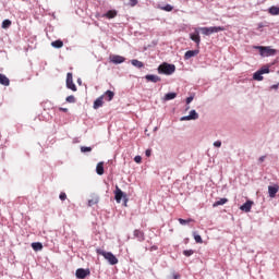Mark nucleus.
I'll return each mask as SVG.
<instances>
[{"mask_svg": "<svg viewBox=\"0 0 279 279\" xmlns=\"http://www.w3.org/2000/svg\"><path fill=\"white\" fill-rule=\"evenodd\" d=\"M96 252L100 256H104V258L108 260L109 265H117L119 263L117 256H114V254H112L111 252H106L101 248L96 250Z\"/></svg>", "mask_w": 279, "mask_h": 279, "instance_id": "f257e3e1", "label": "nucleus"}, {"mask_svg": "<svg viewBox=\"0 0 279 279\" xmlns=\"http://www.w3.org/2000/svg\"><path fill=\"white\" fill-rule=\"evenodd\" d=\"M254 49L259 51L262 58H269V56H276V49H272L269 46H254Z\"/></svg>", "mask_w": 279, "mask_h": 279, "instance_id": "f03ea898", "label": "nucleus"}, {"mask_svg": "<svg viewBox=\"0 0 279 279\" xmlns=\"http://www.w3.org/2000/svg\"><path fill=\"white\" fill-rule=\"evenodd\" d=\"M158 73H160L162 75H173V73H175V65L169 64V63H163L158 66Z\"/></svg>", "mask_w": 279, "mask_h": 279, "instance_id": "7ed1b4c3", "label": "nucleus"}, {"mask_svg": "<svg viewBox=\"0 0 279 279\" xmlns=\"http://www.w3.org/2000/svg\"><path fill=\"white\" fill-rule=\"evenodd\" d=\"M114 199L117 204H121V199L124 201V206H128V195L119 189V186H116L114 191Z\"/></svg>", "mask_w": 279, "mask_h": 279, "instance_id": "20e7f679", "label": "nucleus"}, {"mask_svg": "<svg viewBox=\"0 0 279 279\" xmlns=\"http://www.w3.org/2000/svg\"><path fill=\"white\" fill-rule=\"evenodd\" d=\"M66 88H69V90H73V93L77 92V86L73 83V73L71 72L66 74Z\"/></svg>", "mask_w": 279, "mask_h": 279, "instance_id": "39448f33", "label": "nucleus"}, {"mask_svg": "<svg viewBox=\"0 0 279 279\" xmlns=\"http://www.w3.org/2000/svg\"><path fill=\"white\" fill-rule=\"evenodd\" d=\"M190 38L191 40H193V43H195L196 47H199V44L202 43V37L199 36L198 28H194V33L190 34Z\"/></svg>", "mask_w": 279, "mask_h": 279, "instance_id": "423d86ee", "label": "nucleus"}, {"mask_svg": "<svg viewBox=\"0 0 279 279\" xmlns=\"http://www.w3.org/2000/svg\"><path fill=\"white\" fill-rule=\"evenodd\" d=\"M75 276L77 279H84V278L90 276V270L84 269V268H78V269H76Z\"/></svg>", "mask_w": 279, "mask_h": 279, "instance_id": "0eeeda50", "label": "nucleus"}, {"mask_svg": "<svg viewBox=\"0 0 279 279\" xmlns=\"http://www.w3.org/2000/svg\"><path fill=\"white\" fill-rule=\"evenodd\" d=\"M110 62H112V64H123V62H125V58L119 54H113L110 57Z\"/></svg>", "mask_w": 279, "mask_h": 279, "instance_id": "6e6552de", "label": "nucleus"}, {"mask_svg": "<svg viewBox=\"0 0 279 279\" xmlns=\"http://www.w3.org/2000/svg\"><path fill=\"white\" fill-rule=\"evenodd\" d=\"M207 31H208L209 36H211V34H219V32H226V27L211 26V27H207Z\"/></svg>", "mask_w": 279, "mask_h": 279, "instance_id": "1a4fd4ad", "label": "nucleus"}, {"mask_svg": "<svg viewBox=\"0 0 279 279\" xmlns=\"http://www.w3.org/2000/svg\"><path fill=\"white\" fill-rule=\"evenodd\" d=\"M252 206H254V202L246 201L243 205H241L240 210L243 213H251Z\"/></svg>", "mask_w": 279, "mask_h": 279, "instance_id": "9d476101", "label": "nucleus"}, {"mask_svg": "<svg viewBox=\"0 0 279 279\" xmlns=\"http://www.w3.org/2000/svg\"><path fill=\"white\" fill-rule=\"evenodd\" d=\"M134 239H137L142 243V241H145V233L138 229L133 231Z\"/></svg>", "mask_w": 279, "mask_h": 279, "instance_id": "9b49d317", "label": "nucleus"}, {"mask_svg": "<svg viewBox=\"0 0 279 279\" xmlns=\"http://www.w3.org/2000/svg\"><path fill=\"white\" fill-rule=\"evenodd\" d=\"M199 54V49L189 50L184 54V60H191V58H195V56Z\"/></svg>", "mask_w": 279, "mask_h": 279, "instance_id": "f8f14e48", "label": "nucleus"}, {"mask_svg": "<svg viewBox=\"0 0 279 279\" xmlns=\"http://www.w3.org/2000/svg\"><path fill=\"white\" fill-rule=\"evenodd\" d=\"M145 80L147 81V82H153V84H157V82H160V76H158V75H156V74H147L146 76H145Z\"/></svg>", "mask_w": 279, "mask_h": 279, "instance_id": "ddd939ff", "label": "nucleus"}, {"mask_svg": "<svg viewBox=\"0 0 279 279\" xmlns=\"http://www.w3.org/2000/svg\"><path fill=\"white\" fill-rule=\"evenodd\" d=\"M101 106H104V96L98 97L95 101H94V110H99V108H101Z\"/></svg>", "mask_w": 279, "mask_h": 279, "instance_id": "4468645a", "label": "nucleus"}, {"mask_svg": "<svg viewBox=\"0 0 279 279\" xmlns=\"http://www.w3.org/2000/svg\"><path fill=\"white\" fill-rule=\"evenodd\" d=\"M278 191H279L278 185H269L268 186L269 197H276V193H278Z\"/></svg>", "mask_w": 279, "mask_h": 279, "instance_id": "2eb2a0df", "label": "nucleus"}, {"mask_svg": "<svg viewBox=\"0 0 279 279\" xmlns=\"http://www.w3.org/2000/svg\"><path fill=\"white\" fill-rule=\"evenodd\" d=\"M0 84L1 86H10V78L5 74L0 73Z\"/></svg>", "mask_w": 279, "mask_h": 279, "instance_id": "dca6fc26", "label": "nucleus"}, {"mask_svg": "<svg viewBox=\"0 0 279 279\" xmlns=\"http://www.w3.org/2000/svg\"><path fill=\"white\" fill-rule=\"evenodd\" d=\"M131 64L133 66H135L136 69H143V66H145V64L143 63V61H140L137 59H133L131 60Z\"/></svg>", "mask_w": 279, "mask_h": 279, "instance_id": "f3484780", "label": "nucleus"}, {"mask_svg": "<svg viewBox=\"0 0 279 279\" xmlns=\"http://www.w3.org/2000/svg\"><path fill=\"white\" fill-rule=\"evenodd\" d=\"M117 14H118L117 10H109L102 16L106 19H114L117 16Z\"/></svg>", "mask_w": 279, "mask_h": 279, "instance_id": "a211bd4d", "label": "nucleus"}, {"mask_svg": "<svg viewBox=\"0 0 279 279\" xmlns=\"http://www.w3.org/2000/svg\"><path fill=\"white\" fill-rule=\"evenodd\" d=\"M51 47H53L54 49H62V47H64V43L62 40H54L51 43Z\"/></svg>", "mask_w": 279, "mask_h": 279, "instance_id": "6ab92c4d", "label": "nucleus"}, {"mask_svg": "<svg viewBox=\"0 0 279 279\" xmlns=\"http://www.w3.org/2000/svg\"><path fill=\"white\" fill-rule=\"evenodd\" d=\"M178 97L177 93H168L163 97V101H171L172 99H175Z\"/></svg>", "mask_w": 279, "mask_h": 279, "instance_id": "aec40b11", "label": "nucleus"}, {"mask_svg": "<svg viewBox=\"0 0 279 279\" xmlns=\"http://www.w3.org/2000/svg\"><path fill=\"white\" fill-rule=\"evenodd\" d=\"M102 97H106L107 101H112L114 99V92L112 90H107Z\"/></svg>", "mask_w": 279, "mask_h": 279, "instance_id": "412c9836", "label": "nucleus"}, {"mask_svg": "<svg viewBox=\"0 0 279 279\" xmlns=\"http://www.w3.org/2000/svg\"><path fill=\"white\" fill-rule=\"evenodd\" d=\"M96 173L98 175H104V162L102 161L97 163V166H96Z\"/></svg>", "mask_w": 279, "mask_h": 279, "instance_id": "4be33fe9", "label": "nucleus"}, {"mask_svg": "<svg viewBox=\"0 0 279 279\" xmlns=\"http://www.w3.org/2000/svg\"><path fill=\"white\" fill-rule=\"evenodd\" d=\"M32 248L34 250V252H40L43 250V243L33 242L32 243Z\"/></svg>", "mask_w": 279, "mask_h": 279, "instance_id": "5701e85b", "label": "nucleus"}, {"mask_svg": "<svg viewBox=\"0 0 279 279\" xmlns=\"http://www.w3.org/2000/svg\"><path fill=\"white\" fill-rule=\"evenodd\" d=\"M253 80H255V82H263V74L259 70L253 74Z\"/></svg>", "mask_w": 279, "mask_h": 279, "instance_id": "b1692460", "label": "nucleus"}, {"mask_svg": "<svg viewBox=\"0 0 279 279\" xmlns=\"http://www.w3.org/2000/svg\"><path fill=\"white\" fill-rule=\"evenodd\" d=\"M225 204H228V198H220L217 202L214 203V208H217V206H223Z\"/></svg>", "mask_w": 279, "mask_h": 279, "instance_id": "393cba45", "label": "nucleus"}, {"mask_svg": "<svg viewBox=\"0 0 279 279\" xmlns=\"http://www.w3.org/2000/svg\"><path fill=\"white\" fill-rule=\"evenodd\" d=\"M269 14L272 16H278L279 15V7H270L268 10Z\"/></svg>", "mask_w": 279, "mask_h": 279, "instance_id": "a878e982", "label": "nucleus"}, {"mask_svg": "<svg viewBox=\"0 0 279 279\" xmlns=\"http://www.w3.org/2000/svg\"><path fill=\"white\" fill-rule=\"evenodd\" d=\"M189 116H190V118H192V121H197V119H199V113H197V111H195V109L191 110Z\"/></svg>", "mask_w": 279, "mask_h": 279, "instance_id": "bb28decb", "label": "nucleus"}, {"mask_svg": "<svg viewBox=\"0 0 279 279\" xmlns=\"http://www.w3.org/2000/svg\"><path fill=\"white\" fill-rule=\"evenodd\" d=\"M11 25H12V21L3 20L1 27H2V29H8V28H10Z\"/></svg>", "mask_w": 279, "mask_h": 279, "instance_id": "cd10ccee", "label": "nucleus"}, {"mask_svg": "<svg viewBox=\"0 0 279 279\" xmlns=\"http://www.w3.org/2000/svg\"><path fill=\"white\" fill-rule=\"evenodd\" d=\"M198 29V33L201 32L204 36H210L208 33V27H196Z\"/></svg>", "mask_w": 279, "mask_h": 279, "instance_id": "c85d7f7f", "label": "nucleus"}, {"mask_svg": "<svg viewBox=\"0 0 279 279\" xmlns=\"http://www.w3.org/2000/svg\"><path fill=\"white\" fill-rule=\"evenodd\" d=\"M161 10H165V12H172L173 11V5L166 4L165 7H161Z\"/></svg>", "mask_w": 279, "mask_h": 279, "instance_id": "c756f323", "label": "nucleus"}, {"mask_svg": "<svg viewBox=\"0 0 279 279\" xmlns=\"http://www.w3.org/2000/svg\"><path fill=\"white\" fill-rule=\"evenodd\" d=\"M81 151H82V154H86L88 151H93V147L82 146L81 147Z\"/></svg>", "mask_w": 279, "mask_h": 279, "instance_id": "7c9ffc66", "label": "nucleus"}, {"mask_svg": "<svg viewBox=\"0 0 279 279\" xmlns=\"http://www.w3.org/2000/svg\"><path fill=\"white\" fill-rule=\"evenodd\" d=\"M65 101H68V104H75V96H73V95L68 96L65 98Z\"/></svg>", "mask_w": 279, "mask_h": 279, "instance_id": "2f4dec72", "label": "nucleus"}, {"mask_svg": "<svg viewBox=\"0 0 279 279\" xmlns=\"http://www.w3.org/2000/svg\"><path fill=\"white\" fill-rule=\"evenodd\" d=\"M183 254L189 257V256H193L195 254V251L193 250H185L183 251Z\"/></svg>", "mask_w": 279, "mask_h": 279, "instance_id": "473e14b6", "label": "nucleus"}, {"mask_svg": "<svg viewBox=\"0 0 279 279\" xmlns=\"http://www.w3.org/2000/svg\"><path fill=\"white\" fill-rule=\"evenodd\" d=\"M194 240L197 242V243H203L204 241L202 240V235L197 234L194 232Z\"/></svg>", "mask_w": 279, "mask_h": 279, "instance_id": "72a5a7b5", "label": "nucleus"}, {"mask_svg": "<svg viewBox=\"0 0 279 279\" xmlns=\"http://www.w3.org/2000/svg\"><path fill=\"white\" fill-rule=\"evenodd\" d=\"M259 71L262 72V75H265V74L269 73V66H263L259 69Z\"/></svg>", "mask_w": 279, "mask_h": 279, "instance_id": "f704fd0d", "label": "nucleus"}, {"mask_svg": "<svg viewBox=\"0 0 279 279\" xmlns=\"http://www.w3.org/2000/svg\"><path fill=\"white\" fill-rule=\"evenodd\" d=\"M134 162H136L137 165H141V162H143V157H141V156H135L134 157Z\"/></svg>", "mask_w": 279, "mask_h": 279, "instance_id": "c9c22d12", "label": "nucleus"}, {"mask_svg": "<svg viewBox=\"0 0 279 279\" xmlns=\"http://www.w3.org/2000/svg\"><path fill=\"white\" fill-rule=\"evenodd\" d=\"M191 220H185L182 218H179V223H181V226H186V223H190Z\"/></svg>", "mask_w": 279, "mask_h": 279, "instance_id": "e433bc0d", "label": "nucleus"}, {"mask_svg": "<svg viewBox=\"0 0 279 279\" xmlns=\"http://www.w3.org/2000/svg\"><path fill=\"white\" fill-rule=\"evenodd\" d=\"M180 121H193L191 116H184L180 118Z\"/></svg>", "mask_w": 279, "mask_h": 279, "instance_id": "4c0bfd02", "label": "nucleus"}, {"mask_svg": "<svg viewBox=\"0 0 279 279\" xmlns=\"http://www.w3.org/2000/svg\"><path fill=\"white\" fill-rule=\"evenodd\" d=\"M59 199H61V202H64V199H66V193L61 192L59 195Z\"/></svg>", "mask_w": 279, "mask_h": 279, "instance_id": "58836bf2", "label": "nucleus"}, {"mask_svg": "<svg viewBox=\"0 0 279 279\" xmlns=\"http://www.w3.org/2000/svg\"><path fill=\"white\" fill-rule=\"evenodd\" d=\"M99 199H89L88 206H95V204H98Z\"/></svg>", "mask_w": 279, "mask_h": 279, "instance_id": "ea45409f", "label": "nucleus"}, {"mask_svg": "<svg viewBox=\"0 0 279 279\" xmlns=\"http://www.w3.org/2000/svg\"><path fill=\"white\" fill-rule=\"evenodd\" d=\"M138 3V0H130V5L134 8Z\"/></svg>", "mask_w": 279, "mask_h": 279, "instance_id": "a19ab883", "label": "nucleus"}, {"mask_svg": "<svg viewBox=\"0 0 279 279\" xmlns=\"http://www.w3.org/2000/svg\"><path fill=\"white\" fill-rule=\"evenodd\" d=\"M214 147H221V141L214 142Z\"/></svg>", "mask_w": 279, "mask_h": 279, "instance_id": "79ce46f5", "label": "nucleus"}, {"mask_svg": "<svg viewBox=\"0 0 279 279\" xmlns=\"http://www.w3.org/2000/svg\"><path fill=\"white\" fill-rule=\"evenodd\" d=\"M279 85L275 84L270 86V90H278Z\"/></svg>", "mask_w": 279, "mask_h": 279, "instance_id": "37998d69", "label": "nucleus"}, {"mask_svg": "<svg viewBox=\"0 0 279 279\" xmlns=\"http://www.w3.org/2000/svg\"><path fill=\"white\" fill-rule=\"evenodd\" d=\"M191 101H193V96H190V97L186 98V104L187 105L191 104Z\"/></svg>", "mask_w": 279, "mask_h": 279, "instance_id": "c03bdc74", "label": "nucleus"}, {"mask_svg": "<svg viewBox=\"0 0 279 279\" xmlns=\"http://www.w3.org/2000/svg\"><path fill=\"white\" fill-rule=\"evenodd\" d=\"M145 155L147 156V158H149V156H151V150L147 149V150L145 151Z\"/></svg>", "mask_w": 279, "mask_h": 279, "instance_id": "a18cd8bd", "label": "nucleus"}, {"mask_svg": "<svg viewBox=\"0 0 279 279\" xmlns=\"http://www.w3.org/2000/svg\"><path fill=\"white\" fill-rule=\"evenodd\" d=\"M265 158H266L265 156L259 157L258 162H265Z\"/></svg>", "mask_w": 279, "mask_h": 279, "instance_id": "49530a36", "label": "nucleus"}, {"mask_svg": "<svg viewBox=\"0 0 279 279\" xmlns=\"http://www.w3.org/2000/svg\"><path fill=\"white\" fill-rule=\"evenodd\" d=\"M60 111L61 112H69V109L68 108H60Z\"/></svg>", "mask_w": 279, "mask_h": 279, "instance_id": "de8ad7c7", "label": "nucleus"}, {"mask_svg": "<svg viewBox=\"0 0 279 279\" xmlns=\"http://www.w3.org/2000/svg\"><path fill=\"white\" fill-rule=\"evenodd\" d=\"M77 84L80 85V86H82V78H77Z\"/></svg>", "mask_w": 279, "mask_h": 279, "instance_id": "09e8293b", "label": "nucleus"}, {"mask_svg": "<svg viewBox=\"0 0 279 279\" xmlns=\"http://www.w3.org/2000/svg\"><path fill=\"white\" fill-rule=\"evenodd\" d=\"M173 279H180V275H173Z\"/></svg>", "mask_w": 279, "mask_h": 279, "instance_id": "8fccbe9b", "label": "nucleus"}, {"mask_svg": "<svg viewBox=\"0 0 279 279\" xmlns=\"http://www.w3.org/2000/svg\"><path fill=\"white\" fill-rule=\"evenodd\" d=\"M156 130H158V128H155L154 131L156 132Z\"/></svg>", "mask_w": 279, "mask_h": 279, "instance_id": "3c124183", "label": "nucleus"}]
</instances>
